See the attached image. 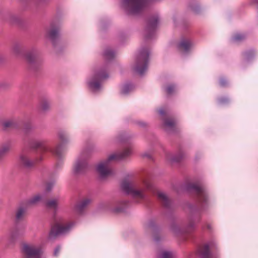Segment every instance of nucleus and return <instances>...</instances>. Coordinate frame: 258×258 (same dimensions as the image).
Here are the masks:
<instances>
[{
    "label": "nucleus",
    "instance_id": "obj_11",
    "mask_svg": "<svg viewBox=\"0 0 258 258\" xmlns=\"http://www.w3.org/2000/svg\"><path fill=\"white\" fill-rule=\"evenodd\" d=\"M193 46L192 42L188 40H183L181 41L179 45V47L182 48L184 51H187L189 50Z\"/></svg>",
    "mask_w": 258,
    "mask_h": 258
},
{
    "label": "nucleus",
    "instance_id": "obj_30",
    "mask_svg": "<svg viewBox=\"0 0 258 258\" xmlns=\"http://www.w3.org/2000/svg\"><path fill=\"white\" fill-rule=\"evenodd\" d=\"M244 38V36L241 34H237L233 37V40L237 41L242 40Z\"/></svg>",
    "mask_w": 258,
    "mask_h": 258
},
{
    "label": "nucleus",
    "instance_id": "obj_35",
    "mask_svg": "<svg viewBox=\"0 0 258 258\" xmlns=\"http://www.w3.org/2000/svg\"><path fill=\"white\" fill-rule=\"evenodd\" d=\"M59 250H60V247H57L55 250H54V255L55 256H57L58 255V253L59 251Z\"/></svg>",
    "mask_w": 258,
    "mask_h": 258
},
{
    "label": "nucleus",
    "instance_id": "obj_8",
    "mask_svg": "<svg viewBox=\"0 0 258 258\" xmlns=\"http://www.w3.org/2000/svg\"><path fill=\"white\" fill-rule=\"evenodd\" d=\"M22 249L27 255V258H43L41 255L40 249L33 245L23 243Z\"/></svg>",
    "mask_w": 258,
    "mask_h": 258
},
{
    "label": "nucleus",
    "instance_id": "obj_28",
    "mask_svg": "<svg viewBox=\"0 0 258 258\" xmlns=\"http://www.w3.org/2000/svg\"><path fill=\"white\" fill-rule=\"evenodd\" d=\"M175 124V122L174 120L171 119H167L164 122L165 126L168 128L173 127Z\"/></svg>",
    "mask_w": 258,
    "mask_h": 258
},
{
    "label": "nucleus",
    "instance_id": "obj_25",
    "mask_svg": "<svg viewBox=\"0 0 258 258\" xmlns=\"http://www.w3.org/2000/svg\"><path fill=\"white\" fill-rule=\"evenodd\" d=\"M21 51V47L19 45H14L11 49L12 53L14 55H18Z\"/></svg>",
    "mask_w": 258,
    "mask_h": 258
},
{
    "label": "nucleus",
    "instance_id": "obj_1",
    "mask_svg": "<svg viewBox=\"0 0 258 258\" xmlns=\"http://www.w3.org/2000/svg\"><path fill=\"white\" fill-rule=\"evenodd\" d=\"M131 153L130 149H126L121 153L112 154L105 160L100 162L96 166V170L100 177L105 178L112 174V171L109 167L110 162L121 160L129 155Z\"/></svg>",
    "mask_w": 258,
    "mask_h": 258
},
{
    "label": "nucleus",
    "instance_id": "obj_33",
    "mask_svg": "<svg viewBox=\"0 0 258 258\" xmlns=\"http://www.w3.org/2000/svg\"><path fill=\"white\" fill-rule=\"evenodd\" d=\"M59 147H60V146H58L55 150H51L50 151L53 153L57 154V155H59V152L58 149H59Z\"/></svg>",
    "mask_w": 258,
    "mask_h": 258
},
{
    "label": "nucleus",
    "instance_id": "obj_26",
    "mask_svg": "<svg viewBox=\"0 0 258 258\" xmlns=\"http://www.w3.org/2000/svg\"><path fill=\"white\" fill-rule=\"evenodd\" d=\"M194 188L195 190L200 194V198H204L205 197V193L204 189L202 187L196 186Z\"/></svg>",
    "mask_w": 258,
    "mask_h": 258
},
{
    "label": "nucleus",
    "instance_id": "obj_29",
    "mask_svg": "<svg viewBox=\"0 0 258 258\" xmlns=\"http://www.w3.org/2000/svg\"><path fill=\"white\" fill-rule=\"evenodd\" d=\"M50 103L47 101L43 102L41 105V108L43 110H46L49 108Z\"/></svg>",
    "mask_w": 258,
    "mask_h": 258
},
{
    "label": "nucleus",
    "instance_id": "obj_16",
    "mask_svg": "<svg viewBox=\"0 0 258 258\" xmlns=\"http://www.w3.org/2000/svg\"><path fill=\"white\" fill-rule=\"evenodd\" d=\"M157 196L158 199L163 202L165 205H167L168 204V198L165 193L162 191H158L157 192Z\"/></svg>",
    "mask_w": 258,
    "mask_h": 258
},
{
    "label": "nucleus",
    "instance_id": "obj_27",
    "mask_svg": "<svg viewBox=\"0 0 258 258\" xmlns=\"http://www.w3.org/2000/svg\"><path fill=\"white\" fill-rule=\"evenodd\" d=\"M14 124L13 120L11 119H7L3 121V126L5 127H9L12 126Z\"/></svg>",
    "mask_w": 258,
    "mask_h": 258
},
{
    "label": "nucleus",
    "instance_id": "obj_7",
    "mask_svg": "<svg viewBox=\"0 0 258 258\" xmlns=\"http://www.w3.org/2000/svg\"><path fill=\"white\" fill-rule=\"evenodd\" d=\"M75 223L71 222L67 224H61L56 222L52 227L49 233V237L53 238L57 235L68 233L74 226Z\"/></svg>",
    "mask_w": 258,
    "mask_h": 258
},
{
    "label": "nucleus",
    "instance_id": "obj_6",
    "mask_svg": "<svg viewBox=\"0 0 258 258\" xmlns=\"http://www.w3.org/2000/svg\"><path fill=\"white\" fill-rule=\"evenodd\" d=\"M88 155L86 153L81 154L76 159L73 168V173L75 175L84 173L88 168Z\"/></svg>",
    "mask_w": 258,
    "mask_h": 258
},
{
    "label": "nucleus",
    "instance_id": "obj_17",
    "mask_svg": "<svg viewBox=\"0 0 258 258\" xmlns=\"http://www.w3.org/2000/svg\"><path fill=\"white\" fill-rule=\"evenodd\" d=\"M58 35V31L56 29L50 30L47 36L49 39L52 41H53Z\"/></svg>",
    "mask_w": 258,
    "mask_h": 258
},
{
    "label": "nucleus",
    "instance_id": "obj_15",
    "mask_svg": "<svg viewBox=\"0 0 258 258\" xmlns=\"http://www.w3.org/2000/svg\"><path fill=\"white\" fill-rule=\"evenodd\" d=\"M42 199V196L40 194H37L32 197L28 201L29 205H35L39 203Z\"/></svg>",
    "mask_w": 258,
    "mask_h": 258
},
{
    "label": "nucleus",
    "instance_id": "obj_36",
    "mask_svg": "<svg viewBox=\"0 0 258 258\" xmlns=\"http://www.w3.org/2000/svg\"><path fill=\"white\" fill-rule=\"evenodd\" d=\"M53 183L48 184L46 187V190L48 191L50 190L51 187L53 186Z\"/></svg>",
    "mask_w": 258,
    "mask_h": 258
},
{
    "label": "nucleus",
    "instance_id": "obj_5",
    "mask_svg": "<svg viewBox=\"0 0 258 258\" xmlns=\"http://www.w3.org/2000/svg\"><path fill=\"white\" fill-rule=\"evenodd\" d=\"M149 51L146 49H142L139 53L135 66V71L138 74L143 75L147 69Z\"/></svg>",
    "mask_w": 258,
    "mask_h": 258
},
{
    "label": "nucleus",
    "instance_id": "obj_2",
    "mask_svg": "<svg viewBox=\"0 0 258 258\" xmlns=\"http://www.w3.org/2000/svg\"><path fill=\"white\" fill-rule=\"evenodd\" d=\"M143 187L140 188L136 182L127 180H123L121 184L123 191L134 198L140 199L145 197L144 190L151 189L152 184L149 181L145 180L143 182Z\"/></svg>",
    "mask_w": 258,
    "mask_h": 258
},
{
    "label": "nucleus",
    "instance_id": "obj_4",
    "mask_svg": "<svg viewBox=\"0 0 258 258\" xmlns=\"http://www.w3.org/2000/svg\"><path fill=\"white\" fill-rule=\"evenodd\" d=\"M147 0H121V6L128 14L135 15L145 7Z\"/></svg>",
    "mask_w": 258,
    "mask_h": 258
},
{
    "label": "nucleus",
    "instance_id": "obj_41",
    "mask_svg": "<svg viewBox=\"0 0 258 258\" xmlns=\"http://www.w3.org/2000/svg\"><path fill=\"white\" fill-rule=\"evenodd\" d=\"M2 157H3L1 155H0V161L1 160V159Z\"/></svg>",
    "mask_w": 258,
    "mask_h": 258
},
{
    "label": "nucleus",
    "instance_id": "obj_18",
    "mask_svg": "<svg viewBox=\"0 0 258 258\" xmlns=\"http://www.w3.org/2000/svg\"><path fill=\"white\" fill-rule=\"evenodd\" d=\"M11 147L9 144L3 145L0 147V155L3 157L10 150Z\"/></svg>",
    "mask_w": 258,
    "mask_h": 258
},
{
    "label": "nucleus",
    "instance_id": "obj_37",
    "mask_svg": "<svg viewBox=\"0 0 258 258\" xmlns=\"http://www.w3.org/2000/svg\"><path fill=\"white\" fill-rule=\"evenodd\" d=\"M159 113L161 115H163L164 114V110L163 109L161 108L159 111Z\"/></svg>",
    "mask_w": 258,
    "mask_h": 258
},
{
    "label": "nucleus",
    "instance_id": "obj_38",
    "mask_svg": "<svg viewBox=\"0 0 258 258\" xmlns=\"http://www.w3.org/2000/svg\"><path fill=\"white\" fill-rule=\"evenodd\" d=\"M47 150V149H46V148H45H45H43V151H46Z\"/></svg>",
    "mask_w": 258,
    "mask_h": 258
},
{
    "label": "nucleus",
    "instance_id": "obj_13",
    "mask_svg": "<svg viewBox=\"0 0 258 258\" xmlns=\"http://www.w3.org/2000/svg\"><path fill=\"white\" fill-rule=\"evenodd\" d=\"M90 202L91 201L89 199H84L80 203L77 204L75 206V209L77 211L80 212L83 210V208L87 206L90 203Z\"/></svg>",
    "mask_w": 258,
    "mask_h": 258
},
{
    "label": "nucleus",
    "instance_id": "obj_22",
    "mask_svg": "<svg viewBox=\"0 0 258 258\" xmlns=\"http://www.w3.org/2000/svg\"><path fill=\"white\" fill-rule=\"evenodd\" d=\"M104 56L106 59H110L114 56V52L111 49H106L104 52Z\"/></svg>",
    "mask_w": 258,
    "mask_h": 258
},
{
    "label": "nucleus",
    "instance_id": "obj_12",
    "mask_svg": "<svg viewBox=\"0 0 258 258\" xmlns=\"http://www.w3.org/2000/svg\"><path fill=\"white\" fill-rule=\"evenodd\" d=\"M214 244H215L214 243L211 242L205 244L203 246L201 251L203 258H207V255L209 254L210 249L212 248L214 246Z\"/></svg>",
    "mask_w": 258,
    "mask_h": 258
},
{
    "label": "nucleus",
    "instance_id": "obj_39",
    "mask_svg": "<svg viewBox=\"0 0 258 258\" xmlns=\"http://www.w3.org/2000/svg\"><path fill=\"white\" fill-rule=\"evenodd\" d=\"M220 102L221 103H223V102H224V101H223L222 99H221V100H220Z\"/></svg>",
    "mask_w": 258,
    "mask_h": 258
},
{
    "label": "nucleus",
    "instance_id": "obj_14",
    "mask_svg": "<svg viewBox=\"0 0 258 258\" xmlns=\"http://www.w3.org/2000/svg\"><path fill=\"white\" fill-rule=\"evenodd\" d=\"M133 86L131 84H127L122 86L121 89V93L126 95L133 90Z\"/></svg>",
    "mask_w": 258,
    "mask_h": 258
},
{
    "label": "nucleus",
    "instance_id": "obj_24",
    "mask_svg": "<svg viewBox=\"0 0 258 258\" xmlns=\"http://www.w3.org/2000/svg\"><path fill=\"white\" fill-rule=\"evenodd\" d=\"M172 254L170 251L164 250L162 251L159 256V258H172Z\"/></svg>",
    "mask_w": 258,
    "mask_h": 258
},
{
    "label": "nucleus",
    "instance_id": "obj_40",
    "mask_svg": "<svg viewBox=\"0 0 258 258\" xmlns=\"http://www.w3.org/2000/svg\"><path fill=\"white\" fill-rule=\"evenodd\" d=\"M10 237H11V238H13V237H14L13 234H11L10 235Z\"/></svg>",
    "mask_w": 258,
    "mask_h": 258
},
{
    "label": "nucleus",
    "instance_id": "obj_9",
    "mask_svg": "<svg viewBox=\"0 0 258 258\" xmlns=\"http://www.w3.org/2000/svg\"><path fill=\"white\" fill-rule=\"evenodd\" d=\"M158 24V19L154 18L150 20L148 26L146 28V31L149 33H153Z\"/></svg>",
    "mask_w": 258,
    "mask_h": 258
},
{
    "label": "nucleus",
    "instance_id": "obj_23",
    "mask_svg": "<svg viewBox=\"0 0 258 258\" xmlns=\"http://www.w3.org/2000/svg\"><path fill=\"white\" fill-rule=\"evenodd\" d=\"M57 201L55 199L49 201L46 203L47 207L52 209H55L57 207Z\"/></svg>",
    "mask_w": 258,
    "mask_h": 258
},
{
    "label": "nucleus",
    "instance_id": "obj_19",
    "mask_svg": "<svg viewBox=\"0 0 258 258\" xmlns=\"http://www.w3.org/2000/svg\"><path fill=\"white\" fill-rule=\"evenodd\" d=\"M26 211V210L24 208H19L16 213V218L18 220L22 218L25 215Z\"/></svg>",
    "mask_w": 258,
    "mask_h": 258
},
{
    "label": "nucleus",
    "instance_id": "obj_32",
    "mask_svg": "<svg viewBox=\"0 0 258 258\" xmlns=\"http://www.w3.org/2000/svg\"><path fill=\"white\" fill-rule=\"evenodd\" d=\"M44 142L41 141H37L35 142V147L36 148L40 147L43 146Z\"/></svg>",
    "mask_w": 258,
    "mask_h": 258
},
{
    "label": "nucleus",
    "instance_id": "obj_31",
    "mask_svg": "<svg viewBox=\"0 0 258 258\" xmlns=\"http://www.w3.org/2000/svg\"><path fill=\"white\" fill-rule=\"evenodd\" d=\"M175 87L173 85H169L166 88V92L168 94H171L174 90Z\"/></svg>",
    "mask_w": 258,
    "mask_h": 258
},
{
    "label": "nucleus",
    "instance_id": "obj_34",
    "mask_svg": "<svg viewBox=\"0 0 258 258\" xmlns=\"http://www.w3.org/2000/svg\"><path fill=\"white\" fill-rule=\"evenodd\" d=\"M226 84V81L224 79H222L220 81V84L221 86H224Z\"/></svg>",
    "mask_w": 258,
    "mask_h": 258
},
{
    "label": "nucleus",
    "instance_id": "obj_3",
    "mask_svg": "<svg viewBox=\"0 0 258 258\" xmlns=\"http://www.w3.org/2000/svg\"><path fill=\"white\" fill-rule=\"evenodd\" d=\"M108 77L106 70L103 68L96 69L93 76L88 79L87 84L89 89L94 92H96L101 88L102 82Z\"/></svg>",
    "mask_w": 258,
    "mask_h": 258
},
{
    "label": "nucleus",
    "instance_id": "obj_21",
    "mask_svg": "<svg viewBox=\"0 0 258 258\" xmlns=\"http://www.w3.org/2000/svg\"><path fill=\"white\" fill-rule=\"evenodd\" d=\"M36 56L37 54L36 52H29L26 54V58L28 61L32 62L35 59Z\"/></svg>",
    "mask_w": 258,
    "mask_h": 258
},
{
    "label": "nucleus",
    "instance_id": "obj_20",
    "mask_svg": "<svg viewBox=\"0 0 258 258\" xmlns=\"http://www.w3.org/2000/svg\"><path fill=\"white\" fill-rule=\"evenodd\" d=\"M59 139L61 142H67L68 141L69 138L68 134L63 131H60L58 134Z\"/></svg>",
    "mask_w": 258,
    "mask_h": 258
},
{
    "label": "nucleus",
    "instance_id": "obj_10",
    "mask_svg": "<svg viewBox=\"0 0 258 258\" xmlns=\"http://www.w3.org/2000/svg\"><path fill=\"white\" fill-rule=\"evenodd\" d=\"M19 162L20 164L25 167H29L32 166L34 162L30 160L28 156L25 154H22L19 157Z\"/></svg>",
    "mask_w": 258,
    "mask_h": 258
}]
</instances>
